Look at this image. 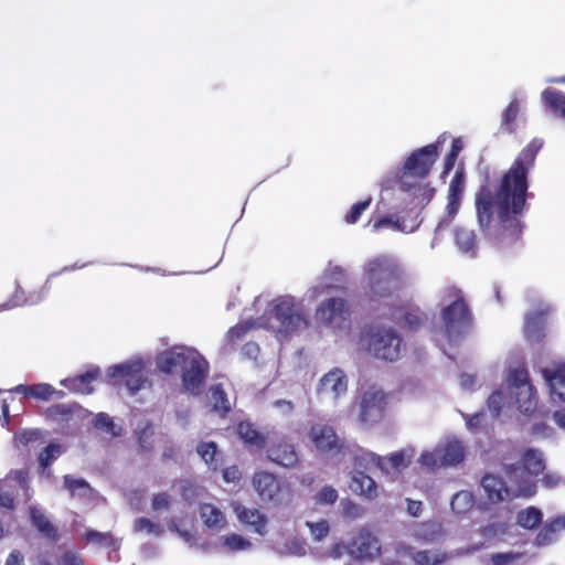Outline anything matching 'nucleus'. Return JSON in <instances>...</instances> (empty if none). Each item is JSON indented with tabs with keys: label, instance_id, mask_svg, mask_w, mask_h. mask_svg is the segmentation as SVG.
<instances>
[{
	"label": "nucleus",
	"instance_id": "nucleus-28",
	"mask_svg": "<svg viewBox=\"0 0 565 565\" xmlns=\"http://www.w3.org/2000/svg\"><path fill=\"white\" fill-rule=\"evenodd\" d=\"M99 369L95 367L75 377L64 379L61 381V384L70 391L90 394L93 392L90 384L99 376Z\"/></svg>",
	"mask_w": 565,
	"mask_h": 565
},
{
	"label": "nucleus",
	"instance_id": "nucleus-30",
	"mask_svg": "<svg viewBox=\"0 0 565 565\" xmlns=\"http://www.w3.org/2000/svg\"><path fill=\"white\" fill-rule=\"evenodd\" d=\"M350 489L369 499L376 497V483L370 476L362 471H355L351 477Z\"/></svg>",
	"mask_w": 565,
	"mask_h": 565
},
{
	"label": "nucleus",
	"instance_id": "nucleus-13",
	"mask_svg": "<svg viewBox=\"0 0 565 565\" xmlns=\"http://www.w3.org/2000/svg\"><path fill=\"white\" fill-rule=\"evenodd\" d=\"M386 395L381 387L370 386L360 403V420L364 424L379 422L384 413Z\"/></svg>",
	"mask_w": 565,
	"mask_h": 565
},
{
	"label": "nucleus",
	"instance_id": "nucleus-50",
	"mask_svg": "<svg viewBox=\"0 0 565 565\" xmlns=\"http://www.w3.org/2000/svg\"><path fill=\"white\" fill-rule=\"evenodd\" d=\"M280 554L298 557L305 556L307 554V544L301 539H291L284 544Z\"/></svg>",
	"mask_w": 565,
	"mask_h": 565
},
{
	"label": "nucleus",
	"instance_id": "nucleus-57",
	"mask_svg": "<svg viewBox=\"0 0 565 565\" xmlns=\"http://www.w3.org/2000/svg\"><path fill=\"white\" fill-rule=\"evenodd\" d=\"M339 498L338 491L330 487L324 486L315 497L316 503L320 505H331Z\"/></svg>",
	"mask_w": 565,
	"mask_h": 565
},
{
	"label": "nucleus",
	"instance_id": "nucleus-4",
	"mask_svg": "<svg viewBox=\"0 0 565 565\" xmlns=\"http://www.w3.org/2000/svg\"><path fill=\"white\" fill-rule=\"evenodd\" d=\"M256 324L282 335H290L305 330L308 320L302 312L301 303L292 296L285 295L268 303L264 317Z\"/></svg>",
	"mask_w": 565,
	"mask_h": 565
},
{
	"label": "nucleus",
	"instance_id": "nucleus-23",
	"mask_svg": "<svg viewBox=\"0 0 565 565\" xmlns=\"http://www.w3.org/2000/svg\"><path fill=\"white\" fill-rule=\"evenodd\" d=\"M267 457L270 461L285 468L294 467L298 461L295 447L286 440L271 444L267 449Z\"/></svg>",
	"mask_w": 565,
	"mask_h": 565
},
{
	"label": "nucleus",
	"instance_id": "nucleus-51",
	"mask_svg": "<svg viewBox=\"0 0 565 565\" xmlns=\"http://www.w3.org/2000/svg\"><path fill=\"white\" fill-rule=\"evenodd\" d=\"M418 461L423 467H426L429 470H434L436 468L444 467L440 450H439L438 446L431 451L423 452L420 455Z\"/></svg>",
	"mask_w": 565,
	"mask_h": 565
},
{
	"label": "nucleus",
	"instance_id": "nucleus-64",
	"mask_svg": "<svg viewBox=\"0 0 565 565\" xmlns=\"http://www.w3.org/2000/svg\"><path fill=\"white\" fill-rule=\"evenodd\" d=\"M342 513L347 518L356 519L360 515V507L350 500L341 501Z\"/></svg>",
	"mask_w": 565,
	"mask_h": 565
},
{
	"label": "nucleus",
	"instance_id": "nucleus-62",
	"mask_svg": "<svg viewBox=\"0 0 565 565\" xmlns=\"http://www.w3.org/2000/svg\"><path fill=\"white\" fill-rule=\"evenodd\" d=\"M520 557V554L508 552V553H497L491 556V561L493 565H508Z\"/></svg>",
	"mask_w": 565,
	"mask_h": 565
},
{
	"label": "nucleus",
	"instance_id": "nucleus-21",
	"mask_svg": "<svg viewBox=\"0 0 565 565\" xmlns=\"http://www.w3.org/2000/svg\"><path fill=\"white\" fill-rule=\"evenodd\" d=\"M233 510L238 521L245 526L249 527L253 532L264 536L267 533V518L258 509L246 508L245 505L235 502Z\"/></svg>",
	"mask_w": 565,
	"mask_h": 565
},
{
	"label": "nucleus",
	"instance_id": "nucleus-10",
	"mask_svg": "<svg viewBox=\"0 0 565 565\" xmlns=\"http://www.w3.org/2000/svg\"><path fill=\"white\" fill-rule=\"evenodd\" d=\"M209 362L196 350L190 352L188 363L181 371L182 386L192 395L201 394L209 374Z\"/></svg>",
	"mask_w": 565,
	"mask_h": 565
},
{
	"label": "nucleus",
	"instance_id": "nucleus-31",
	"mask_svg": "<svg viewBox=\"0 0 565 565\" xmlns=\"http://www.w3.org/2000/svg\"><path fill=\"white\" fill-rule=\"evenodd\" d=\"M444 467L456 466L463 460L465 449L460 441L450 440L438 445Z\"/></svg>",
	"mask_w": 565,
	"mask_h": 565
},
{
	"label": "nucleus",
	"instance_id": "nucleus-5",
	"mask_svg": "<svg viewBox=\"0 0 565 565\" xmlns=\"http://www.w3.org/2000/svg\"><path fill=\"white\" fill-rule=\"evenodd\" d=\"M441 322L449 343H457L471 329L472 317L462 292L456 287L445 289L441 298Z\"/></svg>",
	"mask_w": 565,
	"mask_h": 565
},
{
	"label": "nucleus",
	"instance_id": "nucleus-48",
	"mask_svg": "<svg viewBox=\"0 0 565 565\" xmlns=\"http://www.w3.org/2000/svg\"><path fill=\"white\" fill-rule=\"evenodd\" d=\"M196 452L205 461V463L216 469L217 461L215 457L217 454V447L214 441L201 443L196 447Z\"/></svg>",
	"mask_w": 565,
	"mask_h": 565
},
{
	"label": "nucleus",
	"instance_id": "nucleus-49",
	"mask_svg": "<svg viewBox=\"0 0 565 565\" xmlns=\"http://www.w3.org/2000/svg\"><path fill=\"white\" fill-rule=\"evenodd\" d=\"M559 530V522H556V520L546 523L536 535L535 543L541 546L552 543L554 541L555 534Z\"/></svg>",
	"mask_w": 565,
	"mask_h": 565
},
{
	"label": "nucleus",
	"instance_id": "nucleus-42",
	"mask_svg": "<svg viewBox=\"0 0 565 565\" xmlns=\"http://www.w3.org/2000/svg\"><path fill=\"white\" fill-rule=\"evenodd\" d=\"M210 402L216 412L225 414L231 411V403L220 384L210 388Z\"/></svg>",
	"mask_w": 565,
	"mask_h": 565
},
{
	"label": "nucleus",
	"instance_id": "nucleus-45",
	"mask_svg": "<svg viewBox=\"0 0 565 565\" xmlns=\"http://www.w3.org/2000/svg\"><path fill=\"white\" fill-rule=\"evenodd\" d=\"M519 114V102L516 97H514L509 106L504 109L501 119V129L507 131L508 134H512L514 131V120L516 119Z\"/></svg>",
	"mask_w": 565,
	"mask_h": 565
},
{
	"label": "nucleus",
	"instance_id": "nucleus-58",
	"mask_svg": "<svg viewBox=\"0 0 565 565\" xmlns=\"http://www.w3.org/2000/svg\"><path fill=\"white\" fill-rule=\"evenodd\" d=\"M324 278L333 282H343L347 279V270L335 264L329 263L324 270Z\"/></svg>",
	"mask_w": 565,
	"mask_h": 565
},
{
	"label": "nucleus",
	"instance_id": "nucleus-2",
	"mask_svg": "<svg viewBox=\"0 0 565 565\" xmlns=\"http://www.w3.org/2000/svg\"><path fill=\"white\" fill-rule=\"evenodd\" d=\"M437 157L436 143L425 146L414 151L401 170L399 190L409 196L408 204L414 209H423L434 196L435 190L423 180L428 175Z\"/></svg>",
	"mask_w": 565,
	"mask_h": 565
},
{
	"label": "nucleus",
	"instance_id": "nucleus-19",
	"mask_svg": "<svg viewBox=\"0 0 565 565\" xmlns=\"http://www.w3.org/2000/svg\"><path fill=\"white\" fill-rule=\"evenodd\" d=\"M541 374L547 385L551 401L565 402V362H554L551 366L543 367Z\"/></svg>",
	"mask_w": 565,
	"mask_h": 565
},
{
	"label": "nucleus",
	"instance_id": "nucleus-38",
	"mask_svg": "<svg viewBox=\"0 0 565 565\" xmlns=\"http://www.w3.org/2000/svg\"><path fill=\"white\" fill-rule=\"evenodd\" d=\"M542 98L553 111L565 118V94L552 88H546L542 93Z\"/></svg>",
	"mask_w": 565,
	"mask_h": 565
},
{
	"label": "nucleus",
	"instance_id": "nucleus-11",
	"mask_svg": "<svg viewBox=\"0 0 565 565\" xmlns=\"http://www.w3.org/2000/svg\"><path fill=\"white\" fill-rule=\"evenodd\" d=\"M349 379L341 367H332L322 375L317 385L320 399L337 404L348 392Z\"/></svg>",
	"mask_w": 565,
	"mask_h": 565
},
{
	"label": "nucleus",
	"instance_id": "nucleus-40",
	"mask_svg": "<svg viewBox=\"0 0 565 565\" xmlns=\"http://www.w3.org/2000/svg\"><path fill=\"white\" fill-rule=\"evenodd\" d=\"M475 500L470 491L461 490L452 495L450 501L451 511L456 514H463L471 510Z\"/></svg>",
	"mask_w": 565,
	"mask_h": 565
},
{
	"label": "nucleus",
	"instance_id": "nucleus-3",
	"mask_svg": "<svg viewBox=\"0 0 565 565\" xmlns=\"http://www.w3.org/2000/svg\"><path fill=\"white\" fill-rule=\"evenodd\" d=\"M403 277V266L391 255L373 257L363 266V284L372 300L392 298L399 290Z\"/></svg>",
	"mask_w": 565,
	"mask_h": 565
},
{
	"label": "nucleus",
	"instance_id": "nucleus-36",
	"mask_svg": "<svg viewBox=\"0 0 565 565\" xmlns=\"http://www.w3.org/2000/svg\"><path fill=\"white\" fill-rule=\"evenodd\" d=\"M455 238L458 248L466 254H470V256H475L476 254V235L471 230H467L463 227H457L455 230Z\"/></svg>",
	"mask_w": 565,
	"mask_h": 565
},
{
	"label": "nucleus",
	"instance_id": "nucleus-32",
	"mask_svg": "<svg viewBox=\"0 0 565 565\" xmlns=\"http://www.w3.org/2000/svg\"><path fill=\"white\" fill-rule=\"evenodd\" d=\"M200 516L205 526L220 531L225 527L226 519L223 512L211 503L200 505Z\"/></svg>",
	"mask_w": 565,
	"mask_h": 565
},
{
	"label": "nucleus",
	"instance_id": "nucleus-16",
	"mask_svg": "<svg viewBox=\"0 0 565 565\" xmlns=\"http://www.w3.org/2000/svg\"><path fill=\"white\" fill-rule=\"evenodd\" d=\"M465 191V173L462 170H457L455 175L452 177L449 189H448V204L446 206V215L438 222L435 235L437 236L440 232H443L446 227L449 226L451 221L455 218L456 214L460 207L461 196Z\"/></svg>",
	"mask_w": 565,
	"mask_h": 565
},
{
	"label": "nucleus",
	"instance_id": "nucleus-33",
	"mask_svg": "<svg viewBox=\"0 0 565 565\" xmlns=\"http://www.w3.org/2000/svg\"><path fill=\"white\" fill-rule=\"evenodd\" d=\"M237 434L246 444L257 449H263L266 445V437L249 422H241L237 426Z\"/></svg>",
	"mask_w": 565,
	"mask_h": 565
},
{
	"label": "nucleus",
	"instance_id": "nucleus-47",
	"mask_svg": "<svg viewBox=\"0 0 565 565\" xmlns=\"http://www.w3.org/2000/svg\"><path fill=\"white\" fill-rule=\"evenodd\" d=\"M383 227H390L401 232H413L416 228V226H411L408 228L404 222H401L399 218L395 217L394 215L384 216L375 221L373 224L374 231H379Z\"/></svg>",
	"mask_w": 565,
	"mask_h": 565
},
{
	"label": "nucleus",
	"instance_id": "nucleus-20",
	"mask_svg": "<svg viewBox=\"0 0 565 565\" xmlns=\"http://www.w3.org/2000/svg\"><path fill=\"white\" fill-rule=\"evenodd\" d=\"M408 531L413 539L425 544H434L445 535L443 523L437 520L414 522L409 525Z\"/></svg>",
	"mask_w": 565,
	"mask_h": 565
},
{
	"label": "nucleus",
	"instance_id": "nucleus-29",
	"mask_svg": "<svg viewBox=\"0 0 565 565\" xmlns=\"http://www.w3.org/2000/svg\"><path fill=\"white\" fill-rule=\"evenodd\" d=\"M30 519L40 533L51 540L57 539V529L50 522L45 511L39 505H30Z\"/></svg>",
	"mask_w": 565,
	"mask_h": 565
},
{
	"label": "nucleus",
	"instance_id": "nucleus-9",
	"mask_svg": "<svg viewBox=\"0 0 565 565\" xmlns=\"http://www.w3.org/2000/svg\"><path fill=\"white\" fill-rule=\"evenodd\" d=\"M509 391L521 413L529 414L535 409L537 401L525 369L518 367L510 372Z\"/></svg>",
	"mask_w": 565,
	"mask_h": 565
},
{
	"label": "nucleus",
	"instance_id": "nucleus-60",
	"mask_svg": "<svg viewBox=\"0 0 565 565\" xmlns=\"http://www.w3.org/2000/svg\"><path fill=\"white\" fill-rule=\"evenodd\" d=\"M171 497L166 492L157 493L152 497L151 507L154 511L169 510Z\"/></svg>",
	"mask_w": 565,
	"mask_h": 565
},
{
	"label": "nucleus",
	"instance_id": "nucleus-59",
	"mask_svg": "<svg viewBox=\"0 0 565 565\" xmlns=\"http://www.w3.org/2000/svg\"><path fill=\"white\" fill-rule=\"evenodd\" d=\"M372 198H367L362 202L355 203L350 212L345 215V222L349 224H354L361 216V214L370 206Z\"/></svg>",
	"mask_w": 565,
	"mask_h": 565
},
{
	"label": "nucleus",
	"instance_id": "nucleus-44",
	"mask_svg": "<svg viewBox=\"0 0 565 565\" xmlns=\"http://www.w3.org/2000/svg\"><path fill=\"white\" fill-rule=\"evenodd\" d=\"M385 460V468H381V471L391 473L392 471H398L401 468H405L409 463V457L406 451H397L388 457H383Z\"/></svg>",
	"mask_w": 565,
	"mask_h": 565
},
{
	"label": "nucleus",
	"instance_id": "nucleus-53",
	"mask_svg": "<svg viewBox=\"0 0 565 565\" xmlns=\"http://www.w3.org/2000/svg\"><path fill=\"white\" fill-rule=\"evenodd\" d=\"M62 454L61 446L57 444H50L39 455V462L43 468H47L55 459Z\"/></svg>",
	"mask_w": 565,
	"mask_h": 565
},
{
	"label": "nucleus",
	"instance_id": "nucleus-35",
	"mask_svg": "<svg viewBox=\"0 0 565 565\" xmlns=\"http://www.w3.org/2000/svg\"><path fill=\"white\" fill-rule=\"evenodd\" d=\"M64 488L71 492L72 497L78 499L89 498L93 489L83 478H74L70 475L64 477Z\"/></svg>",
	"mask_w": 565,
	"mask_h": 565
},
{
	"label": "nucleus",
	"instance_id": "nucleus-41",
	"mask_svg": "<svg viewBox=\"0 0 565 565\" xmlns=\"http://www.w3.org/2000/svg\"><path fill=\"white\" fill-rule=\"evenodd\" d=\"M354 460L358 467H362L365 469L376 467L381 470V468H385V460H383V457L369 450L360 449L355 454Z\"/></svg>",
	"mask_w": 565,
	"mask_h": 565
},
{
	"label": "nucleus",
	"instance_id": "nucleus-14",
	"mask_svg": "<svg viewBox=\"0 0 565 565\" xmlns=\"http://www.w3.org/2000/svg\"><path fill=\"white\" fill-rule=\"evenodd\" d=\"M381 545L379 540L369 532H361L349 546L352 561L349 565H360L364 562H373L380 556Z\"/></svg>",
	"mask_w": 565,
	"mask_h": 565
},
{
	"label": "nucleus",
	"instance_id": "nucleus-39",
	"mask_svg": "<svg viewBox=\"0 0 565 565\" xmlns=\"http://www.w3.org/2000/svg\"><path fill=\"white\" fill-rule=\"evenodd\" d=\"M542 521V512L535 507L521 510L516 516V523L526 530H532Z\"/></svg>",
	"mask_w": 565,
	"mask_h": 565
},
{
	"label": "nucleus",
	"instance_id": "nucleus-61",
	"mask_svg": "<svg viewBox=\"0 0 565 565\" xmlns=\"http://www.w3.org/2000/svg\"><path fill=\"white\" fill-rule=\"evenodd\" d=\"M502 401H503V395L499 392H494L488 398V402H487L488 408L494 417L499 416V414H500Z\"/></svg>",
	"mask_w": 565,
	"mask_h": 565
},
{
	"label": "nucleus",
	"instance_id": "nucleus-55",
	"mask_svg": "<svg viewBox=\"0 0 565 565\" xmlns=\"http://www.w3.org/2000/svg\"><path fill=\"white\" fill-rule=\"evenodd\" d=\"M509 530V524L505 522H492L486 525L481 530V534L483 537L490 540L494 537H501L507 534Z\"/></svg>",
	"mask_w": 565,
	"mask_h": 565
},
{
	"label": "nucleus",
	"instance_id": "nucleus-18",
	"mask_svg": "<svg viewBox=\"0 0 565 565\" xmlns=\"http://www.w3.org/2000/svg\"><path fill=\"white\" fill-rule=\"evenodd\" d=\"M194 350V348L185 345H175L162 351L156 358L157 367L166 374L181 373L183 366L188 363L190 352Z\"/></svg>",
	"mask_w": 565,
	"mask_h": 565
},
{
	"label": "nucleus",
	"instance_id": "nucleus-37",
	"mask_svg": "<svg viewBox=\"0 0 565 565\" xmlns=\"http://www.w3.org/2000/svg\"><path fill=\"white\" fill-rule=\"evenodd\" d=\"M85 540L87 541V543L97 545L99 547H113L114 551H117L120 547V541L115 539L108 532L88 530L85 533Z\"/></svg>",
	"mask_w": 565,
	"mask_h": 565
},
{
	"label": "nucleus",
	"instance_id": "nucleus-63",
	"mask_svg": "<svg viewBox=\"0 0 565 565\" xmlns=\"http://www.w3.org/2000/svg\"><path fill=\"white\" fill-rule=\"evenodd\" d=\"M60 565H84L83 557L73 551H66L58 561Z\"/></svg>",
	"mask_w": 565,
	"mask_h": 565
},
{
	"label": "nucleus",
	"instance_id": "nucleus-25",
	"mask_svg": "<svg viewBox=\"0 0 565 565\" xmlns=\"http://www.w3.org/2000/svg\"><path fill=\"white\" fill-rule=\"evenodd\" d=\"M402 553L409 557L416 565H441L448 558L445 552L437 550L416 551L412 546L403 547Z\"/></svg>",
	"mask_w": 565,
	"mask_h": 565
},
{
	"label": "nucleus",
	"instance_id": "nucleus-56",
	"mask_svg": "<svg viewBox=\"0 0 565 565\" xmlns=\"http://www.w3.org/2000/svg\"><path fill=\"white\" fill-rule=\"evenodd\" d=\"M306 525L309 527L310 534L316 542L322 541L330 531L329 523L326 520H320L318 522H306Z\"/></svg>",
	"mask_w": 565,
	"mask_h": 565
},
{
	"label": "nucleus",
	"instance_id": "nucleus-27",
	"mask_svg": "<svg viewBox=\"0 0 565 565\" xmlns=\"http://www.w3.org/2000/svg\"><path fill=\"white\" fill-rule=\"evenodd\" d=\"M57 274H52L49 276L42 291L38 292V294H32L30 295L29 297H25L24 295V291L22 290V288L18 285L17 286V289H15V292L14 295L12 296V298L0 306V311L3 310V309H12V308H17V307H20V306H25V305H29V306H32V305H35L38 302H40L45 294L47 292V290L50 289V280L52 277L56 276Z\"/></svg>",
	"mask_w": 565,
	"mask_h": 565
},
{
	"label": "nucleus",
	"instance_id": "nucleus-54",
	"mask_svg": "<svg viewBox=\"0 0 565 565\" xmlns=\"http://www.w3.org/2000/svg\"><path fill=\"white\" fill-rule=\"evenodd\" d=\"M55 393V388L46 383H39L30 385L29 397L36 399L49 401Z\"/></svg>",
	"mask_w": 565,
	"mask_h": 565
},
{
	"label": "nucleus",
	"instance_id": "nucleus-6",
	"mask_svg": "<svg viewBox=\"0 0 565 565\" xmlns=\"http://www.w3.org/2000/svg\"><path fill=\"white\" fill-rule=\"evenodd\" d=\"M542 452L529 449L522 460L514 465H505V473L510 482L515 483L514 493L524 498L532 497L536 491L535 477L544 470Z\"/></svg>",
	"mask_w": 565,
	"mask_h": 565
},
{
	"label": "nucleus",
	"instance_id": "nucleus-8",
	"mask_svg": "<svg viewBox=\"0 0 565 565\" xmlns=\"http://www.w3.org/2000/svg\"><path fill=\"white\" fill-rule=\"evenodd\" d=\"M145 366L146 362L141 358H134L109 366L107 375L115 380V384L118 380L124 381L128 393L135 395L148 383V379L143 375Z\"/></svg>",
	"mask_w": 565,
	"mask_h": 565
},
{
	"label": "nucleus",
	"instance_id": "nucleus-22",
	"mask_svg": "<svg viewBox=\"0 0 565 565\" xmlns=\"http://www.w3.org/2000/svg\"><path fill=\"white\" fill-rule=\"evenodd\" d=\"M510 483L511 486L508 487L501 478L491 473L486 475L481 480V487L489 501L492 503L501 502L510 495L518 497L514 493L515 483Z\"/></svg>",
	"mask_w": 565,
	"mask_h": 565
},
{
	"label": "nucleus",
	"instance_id": "nucleus-46",
	"mask_svg": "<svg viewBox=\"0 0 565 565\" xmlns=\"http://www.w3.org/2000/svg\"><path fill=\"white\" fill-rule=\"evenodd\" d=\"M136 435L138 437V441L140 447L143 450H150L153 447L152 436L153 429L148 420H142L138 424L136 428Z\"/></svg>",
	"mask_w": 565,
	"mask_h": 565
},
{
	"label": "nucleus",
	"instance_id": "nucleus-17",
	"mask_svg": "<svg viewBox=\"0 0 565 565\" xmlns=\"http://www.w3.org/2000/svg\"><path fill=\"white\" fill-rule=\"evenodd\" d=\"M309 437L316 449L328 456H335L343 449V444L339 439L333 427L324 424H316L310 428Z\"/></svg>",
	"mask_w": 565,
	"mask_h": 565
},
{
	"label": "nucleus",
	"instance_id": "nucleus-52",
	"mask_svg": "<svg viewBox=\"0 0 565 565\" xmlns=\"http://www.w3.org/2000/svg\"><path fill=\"white\" fill-rule=\"evenodd\" d=\"M135 531L137 532H146L149 535L161 536L164 532L163 527L156 522L147 518H139L135 522Z\"/></svg>",
	"mask_w": 565,
	"mask_h": 565
},
{
	"label": "nucleus",
	"instance_id": "nucleus-43",
	"mask_svg": "<svg viewBox=\"0 0 565 565\" xmlns=\"http://www.w3.org/2000/svg\"><path fill=\"white\" fill-rule=\"evenodd\" d=\"M94 426L98 430L110 435L111 437H118L121 434V426L117 425L113 418L106 413H98L94 420Z\"/></svg>",
	"mask_w": 565,
	"mask_h": 565
},
{
	"label": "nucleus",
	"instance_id": "nucleus-26",
	"mask_svg": "<svg viewBox=\"0 0 565 565\" xmlns=\"http://www.w3.org/2000/svg\"><path fill=\"white\" fill-rule=\"evenodd\" d=\"M253 486L263 500H274L279 492V482L269 472H257L253 478Z\"/></svg>",
	"mask_w": 565,
	"mask_h": 565
},
{
	"label": "nucleus",
	"instance_id": "nucleus-24",
	"mask_svg": "<svg viewBox=\"0 0 565 565\" xmlns=\"http://www.w3.org/2000/svg\"><path fill=\"white\" fill-rule=\"evenodd\" d=\"M550 311V306L540 303L536 311H530L525 316L524 332L529 340L539 341L543 335L544 315Z\"/></svg>",
	"mask_w": 565,
	"mask_h": 565
},
{
	"label": "nucleus",
	"instance_id": "nucleus-15",
	"mask_svg": "<svg viewBox=\"0 0 565 565\" xmlns=\"http://www.w3.org/2000/svg\"><path fill=\"white\" fill-rule=\"evenodd\" d=\"M348 305L342 298H329L317 310L318 320L333 329L348 328Z\"/></svg>",
	"mask_w": 565,
	"mask_h": 565
},
{
	"label": "nucleus",
	"instance_id": "nucleus-12",
	"mask_svg": "<svg viewBox=\"0 0 565 565\" xmlns=\"http://www.w3.org/2000/svg\"><path fill=\"white\" fill-rule=\"evenodd\" d=\"M17 487L24 491L26 500H30L32 492L29 487V476L24 470H12L6 478L0 480V507L12 510L14 509V499Z\"/></svg>",
	"mask_w": 565,
	"mask_h": 565
},
{
	"label": "nucleus",
	"instance_id": "nucleus-1",
	"mask_svg": "<svg viewBox=\"0 0 565 565\" xmlns=\"http://www.w3.org/2000/svg\"><path fill=\"white\" fill-rule=\"evenodd\" d=\"M542 146L541 139H533L504 173L499 186L486 184L476 193L478 226L500 249L512 246L521 236L520 216L526 205L527 173Z\"/></svg>",
	"mask_w": 565,
	"mask_h": 565
},
{
	"label": "nucleus",
	"instance_id": "nucleus-7",
	"mask_svg": "<svg viewBox=\"0 0 565 565\" xmlns=\"http://www.w3.org/2000/svg\"><path fill=\"white\" fill-rule=\"evenodd\" d=\"M365 343L374 358L388 362L398 360L405 350L402 337L392 327H371L365 334Z\"/></svg>",
	"mask_w": 565,
	"mask_h": 565
},
{
	"label": "nucleus",
	"instance_id": "nucleus-34",
	"mask_svg": "<svg viewBox=\"0 0 565 565\" xmlns=\"http://www.w3.org/2000/svg\"><path fill=\"white\" fill-rule=\"evenodd\" d=\"M220 548L224 553L245 552L252 548V542L238 534L223 535L220 537Z\"/></svg>",
	"mask_w": 565,
	"mask_h": 565
}]
</instances>
